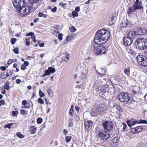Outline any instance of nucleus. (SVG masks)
<instances>
[{"label": "nucleus", "mask_w": 147, "mask_h": 147, "mask_svg": "<svg viewBox=\"0 0 147 147\" xmlns=\"http://www.w3.org/2000/svg\"><path fill=\"white\" fill-rule=\"evenodd\" d=\"M110 33L109 32L102 29L97 32L94 43L91 46V49L97 55L104 54L106 52V48L103 46L99 45L105 44L109 39Z\"/></svg>", "instance_id": "obj_1"}, {"label": "nucleus", "mask_w": 147, "mask_h": 147, "mask_svg": "<svg viewBox=\"0 0 147 147\" xmlns=\"http://www.w3.org/2000/svg\"><path fill=\"white\" fill-rule=\"evenodd\" d=\"M136 47L140 50L147 48V39L144 38H139L135 41Z\"/></svg>", "instance_id": "obj_2"}, {"label": "nucleus", "mask_w": 147, "mask_h": 147, "mask_svg": "<svg viewBox=\"0 0 147 147\" xmlns=\"http://www.w3.org/2000/svg\"><path fill=\"white\" fill-rule=\"evenodd\" d=\"M143 8L142 2L139 1V0H136V1L133 4L132 7H130L128 9L127 13L129 14H132L136 10Z\"/></svg>", "instance_id": "obj_3"}, {"label": "nucleus", "mask_w": 147, "mask_h": 147, "mask_svg": "<svg viewBox=\"0 0 147 147\" xmlns=\"http://www.w3.org/2000/svg\"><path fill=\"white\" fill-rule=\"evenodd\" d=\"M117 98L121 102H127L131 99L129 94L127 92H121L118 94Z\"/></svg>", "instance_id": "obj_4"}, {"label": "nucleus", "mask_w": 147, "mask_h": 147, "mask_svg": "<svg viewBox=\"0 0 147 147\" xmlns=\"http://www.w3.org/2000/svg\"><path fill=\"white\" fill-rule=\"evenodd\" d=\"M76 71L77 72H80L82 73L81 76L84 77V79H87V75L88 74V72H87V69L86 68H84L81 64H79L76 68Z\"/></svg>", "instance_id": "obj_5"}, {"label": "nucleus", "mask_w": 147, "mask_h": 147, "mask_svg": "<svg viewBox=\"0 0 147 147\" xmlns=\"http://www.w3.org/2000/svg\"><path fill=\"white\" fill-rule=\"evenodd\" d=\"M102 125L105 130L110 132L113 129V124L111 121H106L102 123Z\"/></svg>", "instance_id": "obj_6"}, {"label": "nucleus", "mask_w": 147, "mask_h": 147, "mask_svg": "<svg viewBox=\"0 0 147 147\" xmlns=\"http://www.w3.org/2000/svg\"><path fill=\"white\" fill-rule=\"evenodd\" d=\"M137 61L139 65L143 67L147 66V58L143 57L141 55L137 56L136 57Z\"/></svg>", "instance_id": "obj_7"}, {"label": "nucleus", "mask_w": 147, "mask_h": 147, "mask_svg": "<svg viewBox=\"0 0 147 147\" xmlns=\"http://www.w3.org/2000/svg\"><path fill=\"white\" fill-rule=\"evenodd\" d=\"M30 11V7L27 5L22 7L18 11L21 16H23L28 14Z\"/></svg>", "instance_id": "obj_8"}, {"label": "nucleus", "mask_w": 147, "mask_h": 147, "mask_svg": "<svg viewBox=\"0 0 147 147\" xmlns=\"http://www.w3.org/2000/svg\"><path fill=\"white\" fill-rule=\"evenodd\" d=\"M25 3L24 0H15L13 2V5L15 9H16L18 11L22 7Z\"/></svg>", "instance_id": "obj_9"}, {"label": "nucleus", "mask_w": 147, "mask_h": 147, "mask_svg": "<svg viewBox=\"0 0 147 147\" xmlns=\"http://www.w3.org/2000/svg\"><path fill=\"white\" fill-rule=\"evenodd\" d=\"M98 136L101 138L103 141L105 139L106 140L108 139L109 137V135L108 133L106 131H103L99 133L98 134Z\"/></svg>", "instance_id": "obj_10"}, {"label": "nucleus", "mask_w": 147, "mask_h": 147, "mask_svg": "<svg viewBox=\"0 0 147 147\" xmlns=\"http://www.w3.org/2000/svg\"><path fill=\"white\" fill-rule=\"evenodd\" d=\"M132 42V39L128 36L125 37L123 38V43L125 46H128L131 45Z\"/></svg>", "instance_id": "obj_11"}, {"label": "nucleus", "mask_w": 147, "mask_h": 147, "mask_svg": "<svg viewBox=\"0 0 147 147\" xmlns=\"http://www.w3.org/2000/svg\"><path fill=\"white\" fill-rule=\"evenodd\" d=\"M138 120L135 119H131L127 121V123L128 126L131 127L132 126L138 124Z\"/></svg>", "instance_id": "obj_12"}, {"label": "nucleus", "mask_w": 147, "mask_h": 147, "mask_svg": "<svg viewBox=\"0 0 147 147\" xmlns=\"http://www.w3.org/2000/svg\"><path fill=\"white\" fill-rule=\"evenodd\" d=\"M143 128L141 126H138L135 128H132L130 130L133 134H137L141 132L143 129Z\"/></svg>", "instance_id": "obj_13"}, {"label": "nucleus", "mask_w": 147, "mask_h": 147, "mask_svg": "<svg viewBox=\"0 0 147 147\" xmlns=\"http://www.w3.org/2000/svg\"><path fill=\"white\" fill-rule=\"evenodd\" d=\"M93 67L95 69L96 74L97 75L98 78L102 77L104 76L105 75V70L102 69H101L102 71L100 72L101 73L98 72L97 70L96 69V65L94 64L93 65Z\"/></svg>", "instance_id": "obj_14"}, {"label": "nucleus", "mask_w": 147, "mask_h": 147, "mask_svg": "<svg viewBox=\"0 0 147 147\" xmlns=\"http://www.w3.org/2000/svg\"><path fill=\"white\" fill-rule=\"evenodd\" d=\"M81 75H82L80 74H76L75 76V80L76 81V83L78 84L79 83L82 81H83L84 80H86L84 79V77L81 76Z\"/></svg>", "instance_id": "obj_15"}, {"label": "nucleus", "mask_w": 147, "mask_h": 147, "mask_svg": "<svg viewBox=\"0 0 147 147\" xmlns=\"http://www.w3.org/2000/svg\"><path fill=\"white\" fill-rule=\"evenodd\" d=\"M147 32V30L144 28H139L137 29L138 35H142L146 34Z\"/></svg>", "instance_id": "obj_16"}, {"label": "nucleus", "mask_w": 147, "mask_h": 147, "mask_svg": "<svg viewBox=\"0 0 147 147\" xmlns=\"http://www.w3.org/2000/svg\"><path fill=\"white\" fill-rule=\"evenodd\" d=\"M84 124L85 129L87 130H89L91 129L93 123L91 121H85Z\"/></svg>", "instance_id": "obj_17"}, {"label": "nucleus", "mask_w": 147, "mask_h": 147, "mask_svg": "<svg viewBox=\"0 0 147 147\" xmlns=\"http://www.w3.org/2000/svg\"><path fill=\"white\" fill-rule=\"evenodd\" d=\"M119 141V138H118L115 137L112 140L111 142V144L112 146H114L117 145Z\"/></svg>", "instance_id": "obj_18"}, {"label": "nucleus", "mask_w": 147, "mask_h": 147, "mask_svg": "<svg viewBox=\"0 0 147 147\" xmlns=\"http://www.w3.org/2000/svg\"><path fill=\"white\" fill-rule=\"evenodd\" d=\"M137 35H138V34L137 32L135 31H132L129 32L127 35L128 37L131 38H132Z\"/></svg>", "instance_id": "obj_19"}, {"label": "nucleus", "mask_w": 147, "mask_h": 147, "mask_svg": "<svg viewBox=\"0 0 147 147\" xmlns=\"http://www.w3.org/2000/svg\"><path fill=\"white\" fill-rule=\"evenodd\" d=\"M69 55L68 53H65L63 54V56L62 59V63H63V61H65V62H67L69 60Z\"/></svg>", "instance_id": "obj_20"}, {"label": "nucleus", "mask_w": 147, "mask_h": 147, "mask_svg": "<svg viewBox=\"0 0 147 147\" xmlns=\"http://www.w3.org/2000/svg\"><path fill=\"white\" fill-rule=\"evenodd\" d=\"M46 70V71L48 73H49V75L51 73H54L55 71V69L52 67H49L47 70Z\"/></svg>", "instance_id": "obj_21"}, {"label": "nucleus", "mask_w": 147, "mask_h": 147, "mask_svg": "<svg viewBox=\"0 0 147 147\" xmlns=\"http://www.w3.org/2000/svg\"><path fill=\"white\" fill-rule=\"evenodd\" d=\"M30 131L32 134H34L36 132V127L33 126H32L30 128Z\"/></svg>", "instance_id": "obj_22"}, {"label": "nucleus", "mask_w": 147, "mask_h": 147, "mask_svg": "<svg viewBox=\"0 0 147 147\" xmlns=\"http://www.w3.org/2000/svg\"><path fill=\"white\" fill-rule=\"evenodd\" d=\"M124 72L127 76H129L130 75V68L129 67L126 68L124 71Z\"/></svg>", "instance_id": "obj_23"}, {"label": "nucleus", "mask_w": 147, "mask_h": 147, "mask_svg": "<svg viewBox=\"0 0 147 147\" xmlns=\"http://www.w3.org/2000/svg\"><path fill=\"white\" fill-rule=\"evenodd\" d=\"M74 106L73 105H71V108L70 110L69 113L70 115H71L72 116L74 115Z\"/></svg>", "instance_id": "obj_24"}, {"label": "nucleus", "mask_w": 147, "mask_h": 147, "mask_svg": "<svg viewBox=\"0 0 147 147\" xmlns=\"http://www.w3.org/2000/svg\"><path fill=\"white\" fill-rule=\"evenodd\" d=\"M39 0H29V3L31 5H33L34 4L38 3Z\"/></svg>", "instance_id": "obj_25"}, {"label": "nucleus", "mask_w": 147, "mask_h": 147, "mask_svg": "<svg viewBox=\"0 0 147 147\" xmlns=\"http://www.w3.org/2000/svg\"><path fill=\"white\" fill-rule=\"evenodd\" d=\"M138 124H147V121L145 120H138Z\"/></svg>", "instance_id": "obj_26"}, {"label": "nucleus", "mask_w": 147, "mask_h": 147, "mask_svg": "<svg viewBox=\"0 0 147 147\" xmlns=\"http://www.w3.org/2000/svg\"><path fill=\"white\" fill-rule=\"evenodd\" d=\"M20 113L22 115H25L28 114V111L26 110L22 109L20 111Z\"/></svg>", "instance_id": "obj_27"}, {"label": "nucleus", "mask_w": 147, "mask_h": 147, "mask_svg": "<svg viewBox=\"0 0 147 147\" xmlns=\"http://www.w3.org/2000/svg\"><path fill=\"white\" fill-rule=\"evenodd\" d=\"M16 136L20 138H23L24 137V135L22 134L20 132L17 133Z\"/></svg>", "instance_id": "obj_28"}, {"label": "nucleus", "mask_w": 147, "mask_h": 147, "mask_svg": "<svg viewBox=\"0 0 147 147\" xmlns=\"http://www.w3.org/2000/svg\"><path fill=\"white\" fill-rule=\"evenodd\" d=\"M72 137L70 136H67L65 137L66 142H70L71 139Z\"/></svg>", "instance_id": "obj_29"}, {"label": "nucleus", "mask_w": 147, "mask_h": 147, "mask_svg": "<svg viewBox=\"0 0 147 147\" xmlns=\"http://www.w3.org/2000/svg\"><path fill=\"white\" fill-rule=\"evenodd\" d=\"M76 28L74 26H72L69 28V30L71 32H74L76 31Z\"/></svg>", "instance_id": "obj_30"}, {"label": "nucleus", "mask_w": 147, "mask_h": 147, "mask_svg": "<svg viewBox=\"0 0 147 147\" xmlns=\"http://www.w3.org/2000/svg\"><path fill=\"white\" fill-rule=\"evenodd\" d=\"M39 95L40 97H43L45 96V94L41 90H39Z\"/></svg>", "instance_id": "obj_31"}, {"label": "nucleus", "mask_w": 147, "mask_h": 147, "mask_svg": "<svg viewBox=\"0 0 147 147\" xmlns=\"http://www.w3.org/2000/svg\"><path fill=\"white\" fill-rule=\"evenodd\" d=\"M38 16L39 17H42L43 16L45 18H46L47 16L46 14H44L43 12H40L38 14Z\"/></svg>", "instance_id": "obj_32"}, {"label": "nucleus", "mask_w": 147, "mask_h": 147, "mask_svg": "<svg viewBox=\"0 0 147 147\" xmlns=\"http://www.w3.org/2000/svg\"><path fill=\"white\" fill-rule=\"evenodd\" d=\"M4 88L7 90H9L10 89V86L9 85V84H6L5 85L3 86Z\"/></svg>", "instance_id": "obj_33"}, {"label": "nucleus", "mask_w": 147, "mask_h": 147, "mask_svg": "<svg viewBox=\"0 0 147 147\" xmlns=\"http://www.w3.org/2000/svg\"><path fill=\"white\" fill-rule=\"evenodd\" d=\"M37 101L39 103H40L41 104L43 105L44 103V101L42 99L40 98H38V99L37 100Z\"/></svg>", "instance_id": "obj_34"}, {"label": "nucleus", "mask_w": 147, "mask_h": 147, "mask_svg": "<svg viewBox=\"0 0 147 147\" xmlns=\"http://www.w3.org/2000/svg\"><path fill=\"white\" fill-rule=\"evenodd\" d=\"M13 51L16 54H18L19 53V49L17 47H16L13 49Z\"/></svg>", "instance_id": "obj_35"}, {"label": "nucleus", "mask_w": 147, "mask_h": 147, "mask_svg": "<svg viewBox=\"0 0 147 147\" xmlns=\"http://www.w3.org/2000/svg\"><path fill=\"white\" fill-rule=\"evenodd\" d=\"M11 43L12 45L14 44L16 41V39L15 38H12L11 40Z\"/></svg>", "instance_id": "obj_36"}, {"label": "nucleus", "mask_w": 147, "mask_h": 147, "mask_svg": "<svg viewBox=\"0 0 147 147\" xmlns=\"http://www.w3.org/2000/svg\"><path fill=\"white\" fill-rule=\"evenodd\" d=\"M26 45L27 46H29L30 45V39L28 38L26 39Z\"/></svg>", "instance_id": "obj_37"}, {"label": "nucleus", "mask_w": 147, "mask_h": 147, "mask_svg": "<svg viewBox=\"0 0 147 147\" xmlns=\"http://www.w3.org/2000/svg\"><path fill=\"white\" fill-rule=\"evenodd\" d=\"M42 119L41 118H39L38 119L37 122V123L40 124L42 123Z\"/></svg>", "instance_id": "obj_38"}, {"label": "nucleus", "mask_w": 147, "mask_h": 147, "mask_svg": "<svg viewBox=\"0 0 147 147\" xmlns=\"http://www.w3.org/2000/svg\"><path fill=\"white\" fill-rule=\"evenodd\" d=\"M18 113V111H13L12 112V115L14 116H17Z\"/></svg>", "instance_id": "obj_39"}, {"label": "nucleus", "mask_w": 147, "mask_h": 147, "mask_svg": "<svg viewBox=\"0 0 147 147\" xmlns=\"http://www.w3.org/2000/svg\"><path fill=\"white\" fill-rule=\"evenodd\" d=\"M24 106H22V108H25V109H27L29 108L30 107V106L29 104L27 103L26 105H24Z\"/></svg>", "instance_id": "obj_40"}, {"label": "nucleus", "mask_w": 147, "mask_h": 147, "mask_svg": "<svg viewBox=\"0 0 147 147\" xmlns=\"http://www.w3.org/2000/svg\"><path fill=\"white\" fill-rule=\"evenodd\" d=\"M78 15V13L74 11L72 12V15L74 17H77Z\"/></svg>", "instance_id": "obj_41"}, {"label": "nucleus", "mask_w": 147, "mask_h": 147, "mask_svg": "<svg viewBox=\"0 0 147 147\" xmlns=\"http://www.w3.org/2000/svg\"><path fill=\"white\" fill-rule=\"evenodd\" d=\"M63 34L61 33H60L59 34L58 38L59 40H62Z\"/></svg>", "instance_id": "obj_42"}, {"label": "nucleus", "mask_w": 147, "mask_h": 147, "mask_svg": "<svg viewBox=\"0 0 147 147\" xmlns=\"http://www.w3.org/2000/svg\"><path fill=\"white\" fill-rule=\"evenodd\" d=\"M85 67L86 68V69H87V72H89L91 68L89 66H86Z\"/></svg>", "instance_id": "obj_43"}, {"label": "nucleus", "mask_w": 147, "mask_h": 147, "mask_svg": "<svg viewBox=\"0 0 147 147\" xmlns=\"http://www.w3.org/2000/svg\"><path fill=\"white\" fill-rule=\"evenodd\" d=\"M34 33L32 32H29V33H27L26 34V36H32L34 35Z\"/></svg>", "instance_id": "obj_44"}, {"label": "nucleus", "mask_w": 147, "mask_h": 147, "mask_svg": "<svg viewBox=\"0 0 147 147\" xmlns=\"http://www.w3.org/2000/svg\"><path fill=\"white\" fill-rule=\"evenodd\" d=\"M72 38V37L71 36H67L66 37V40L67 41H69Z\"/></svg>", "instance_id": "obj_45"}, {"label": "nucleus", "mask_w": 147, "mask_h": 147, "mask_svg": "<svg viewBox=\"0 0 147 147\" xmlns=\"http://www.w3.org/2000/svg\"><path fill=\"white\" fill-rule=\"evenodd\" d=\"M115 20H113L111 19V20L109 21V23L111 25H113L115 22Z\"/></svg>", "instance_id": "obj_46"}, {"label": "nucleus", "mask_w": 147, "mask_h": 147, "mask_svg": "<svg viewBox=\"0 0 147 147\" xmlns=\"http://www.w3.org/2000/svg\"><path fill=\"white\" fill-rule=\"evenodd\" d=\"M91 115L94 116H96L97 115V113L96 112H94V111H93L92 112L90 113Z\"/></svg>", "instance_id": "obj_47"}, {"label": "nucleus", "mask_w": 147, "mask_h": 147, "mask_svg": "<svg viewBox=\"0 0 147 147\" xmlns=\"http://www.w3.org/2000/svg\"><path fill=\"white\" fill-rule=\"evenodd\" d=\"M57 10V7H55L54 8L51 9V11L52 12H55Z\"/></svg>", "instance_id": "obj_48"}, {"label": "nucleus", "mask_w": 147, "mask_h": 147, "mask_svg": "<svg viewBox=\"0 0 147 147\" xmlns=\"http://www.w3.org/2000/svg\"><path fill=\"white\" fill-rule=\"evenodd\" d=\"M7 67L6 66H1L0 67V69L2 71H4L6 70Z\"/></svg>", "instance_id": "obj_49"}, {"label": "nucleus", "mask_w": 147, "mask_h": 147, "mask_svg": "<svg viewBox=\"0 0 147 147\" xmlns=\"http://www.w3.org/2000/svg\"><path fill=\"white\" fill-rule=\"evenodd\" d=\"M52 32L54 35L56 36L57 35L58 33H59V32L57 31H54L53 30Z\"/></svg>", "instance_id": "obj_50"}, {"label": "nucleus", "mask_w": 147, "mask_h": 147, "mask_svg": "<svg viewBox=\"0 0 147 147\" xmlns=\"http://www.w3.org/2000/svg\"><path fill=\"white\" fill-rule=\"evenodd\" d=\"M80 10V7H76L75 8V11H74L78 13V12Z\"/></svg>", "instance_id": "obj_51"}, {"label": "nucleus", "mask_w": 147, "mask_h": 147, "mask_svg": "<svg viewBox=\"0 0 147 147\" xmlns=\"http://www.w3.org/2000/svg\"><path fill=\"white\" fill-rule=\"evenodd\" d=\"M31 38L33 39V41L35 42H36V40L35 39L36 37L35 36H33L31 37Z\"/></svg>", "instance_id": "obj_52"}, {"label": "nucleus", "mask_w": 147, "mask_h": 147, "mask_svg": "<svg viewBox=\"0 0 147 147\" xmlns=\"http://www.w3.org/2000/svg\"><path fill=\"white\" fill-rule=\"evenodd\" d=\"M52 92V91L50 89H49L47 90V93L48 94L49 96H50V94Z\"/></svg>", "instance_id": "obj_53"}, {"label": "nucleus", "mask_w": 147, "mask_h": 147, "mask_svg": "<svg viewBox=\"0 0 147 147\" xmlns=\"http://www.w3.org/2000/svg\"><path fill=\"white\" fill-rule=\"evenodd\" d=\"M0 104H1V106L2 105H4L5 103V100H2L0 101Z\"/></svg>", "instance_id": "obj_54"}, {"label": "nucleus", "mask_w": 147, "mask_h": 147, "mask_svg": "<svg viewBox=\"0 0 147 147\" xmlns=\"http://www.w3.org/2000/svg\"><path fill=\"white\" fill-rule=\"evenodd\" d=\"M26 68V66H25L24 65H22L21 66V69L23 70H25Z\"/></svg>", "instance_id": "obj_55"}, {"label": "nucleus", "mask_w": 147, "mask_h": 147, "mask_svg": "<svg viewBox=\"0 0 147 147\" xmlns=\"http://www.w3.org/2000/svg\"><path fill=\"white\" fill-rule=\"evenodd\" d=\"M13 124V123H9L7 125H6L7 127L9 128H10L11 127V126Z\"/></svg>", "instance_id": "obj_56"}, {"label": "nucleus", "mask_w": 147, "mask_h": 147, "mask_svg": "<svg viewBox=\"0 0 147 147\" xmlns=\"http://www.w3.org/2000/svg\"><path fill=\"white\" fill-rule=\"evenodd\" d=\"M45 75L42 76V77H44L46 76L49 75V73H48L47 72L46 70H45Z\"/></svg>", "instance_id": "obj_57"}, {"label": "nucleus", "mask_w": 147, "mask_h": 147, "mask_svg": "<svg viewBox=\"0 0 147 147\" xmlns=\"http://www.w3.org/2000/svg\"><path fill=\"white\" fill-rule=\"evenodd\" d=\"M123 131H124L126 129L127 127V125L126 124L124 123L123 124Z\"/></svg>", "instance_id": "obj_58"}, {"label": "nucleus", "mask_w": 147, "mask_h": 147, "mask_svg": "<svg viewBox=\"0 0 147 147\" xmlns=\"http://www.w3.org/2000/svg\"><path fill=\"white\" fill-rule=\"evenodd\" d=\"M6 78V77H5V76L3 74H1L0 76V78L1 79H4Z\"/></svg>", "instance_id": "obj_59"}, {"label": "nucleus", "mask_w": 147, "mask_h": 147, "mask_svg": "<svg viewBox=\"0 0 147 147\" xmlns=\"http://www.w3.org/2000/svg\"><path fill=\"white\" fill-rule=\"evenodd\" d=\"M45 101L46 102V104L48 105H51V103L49 102V101L47 99H46L45 100Z\"/></svg>", "instance_id": "obj_60"}, {"label": "nucleus", "mask_w": 147, "mask_h": 147, "mask_svg": "<svg viewBox=\"0 0 147 147\" xmlns=\"http://www.w3.org/2000/svg\"><path fill=\"white\" fill-rule=\"evenodd\" d=\"M13 62V60L12 59H9L7 63L9 64H11Z\"/></svg>", "instance_id": "obj_61"}, {"label": "nucleus", "mask_w": 147, "mask_h": 147, "mask_svg": "<svg viewBox=\"0 0 147 147\" xmlns=\"http://www.w3.org/2000/svg\"><path fill=\"white\" fill-rule=\"evenodd\" d=\"M22 103L23 105H26L27 103H26V101L24 100L22 101Z\"/></svg>", "instance_id": "obj_62"}, {"label": "nucleus", "mask_w": 147, "mask_h": 147, "mask_svg": "<svg viewBox=\"0 0 147 147\" xmlns=\"http://www.w3.org/2000/svg\"><path fill=\"white\" fill-rule=\"evenodd\" d=\"M21 80L20 79H17L16 80V82L18 84H19L20 83Z\"/></svg>", "instance_id": "obj_63"}, {"label": "nucleus", "mask_w": 147, "mask_h": 147, "mask_svg": "<svg viewBox=\"0 0 147 147\" xmlns=\"http://www.w3.org/2000/svg\"><path fill=\"white\" fill-rule=\"evenodd\" d=\"M59 5L63 7H64L66 5V4L63 3L61 2L59 3Z\"/></svg>", "instance_id": "obj_64"}]
</instances>
